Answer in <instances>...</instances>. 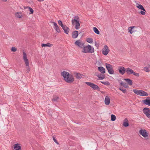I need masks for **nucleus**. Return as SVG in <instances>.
<instances>
[{"mask_svg": "<svg viewBox=\"0 0 150 150\" xmlns=\"http://www.w3.org/2000/svg\"><path fill=\"white\" fill-rule=\"evenodd\" d=\"M72 25H74L75 24V28L78 30L80 26V23H79V18L78 16H74V19L71 21Z\"/></svg>", "mask_w": 150, "mask_h": 150, "instance_id": "obj_1", "label": "nucleus"}, {"mask_svg": "<svg viewBox=\"0 0 150 150\" xmlns=\"http://www.w3.org/2000/svg\"><path fill=\"white\" fill-rule=\"evenodd\" d=\"M94 49L93 47H92L91 45H88L86 46L83 47L82 52L85 53H92L94 52Z\"/></svg>", "mask_w": 150, "mask_h": 150, "instance_id": "obj_2", "label": "nucleus"}, {"mask_svg": "<svg viewBox=\"0 0 150 150\" xmlns=\"http://www.w3.org/2000/svg\"><path fill=\"white\" fill-rule=\"evenodd\" d=\"M85 83L87 85L91 87L93 90H97L98 91H100V88L98 85L90 82H86Z\"/></svg>", "mask_w": 150, "mask_h": 150, "instance_id": "obj_3", "label": "nucleus"}, {"mask_svg": "<svg viewBox=\"0 0 150 150\" xmlns=\"http://www.w3.org/2000/svg\"><path fill=\"white\" fill-rule=\"evenodd\" d=\"M105 64L106 69L108 70L109 73L110 74H113L114 71L113 69L112 66L108 63H105Z\"/></svg>", "mask_w": 150, "mask_h": 150, "instance_id": "obj_4", "label": "nucleus"}, {"mask_svg": "<svg viewBox=\"0 0 150 150\" xmlns=\"http://www.w3.org/2000/svg\"><path fill=\"white\" fill-rule=\"evenodd\" d=\"M143 112L148 118H150V110L149 108H144L143 110Z\"/></svg>", "mask_w": 150, "mask_h": 150, "instance_id": "obj_5", "label": "nucleus"}, {"mask_svg": "<svg viewBox=\"0 0 150 150\" xmlns=\"http://www.w3.org/2000/svg\"><path fill=\"white\" fill-rule=\"evenodd\" d=\"M139 133L145 138L147 137L148 136V133L145 129H141L139 132Z\"/></svg>", "mask_w": 150, "mask_h": 150, "instance_id": "obj_6", "label": "nucleus"}, {"mask_svg": "<svg viewBox=\"0 0 150 150\" xmlns=\"http://www.w3.org/2000/svg\"><path fill=\"white\" fill-rule=\"evenodd\" d=\"M102 51L103 54L105 55H107L109 52L110 50L108 49V46L105 45L102 50Z\"/></svg>", "mask_w": 150, "mask_h": 150, "instance_id": "obj_7", "label": "nucleus"}, {"mask_svg": "<svg viewBox=\"0 0 150 150\" xmlns=\"http://www.w3.org/2000/svg\"><path fill=\"white\" fill-rule=\"evenodd\" d=\"M61 74L64 77V79H65L67 81H69V80H68V78L67 77L69 76V75H70L68 72L64 71L61 73Z\"/></svg>", "mask_w": 150, "mask_h": 150, "instance_id": "obj_8", "label": "nucleus"}, {"mask_svg": "<svg viewBox=\"0 0 150 150\" xmlns=\"http://www.w3.org/2000/svg\"><path fill=\"white\" fill-rule=\"evenodd\" d=\"M119 73L122 75H123L126 72V69L123 66L119 67L118 69Z\"/></svg>", "mask_w": 150, "mask_h": 150, "instance_id": "obj_9", "label": "nucleus"}, {"mask_svg": "<svg viewBox=\"0 0 150 150\" xmlns=\"http://www.w3.org/2000/svg\"><path fill=\"white\" fill-rule=\"evenodd\" d=\"M68 78V80H69V81H67L65 79H64V80L68 83H71L73 82L74 81V78L72 75L70 74L69 75V76L67 77Z\"/></svg>", "mask_w": 150, "mask_h": 150, "instance_id": "obj_10", "label": "nucleus"}, {"mask_svg": "<svg viewBox=\"0 0 150 150\" xmlns=\"http://www.w3.org/2000/svg\"><path fill=\"white\" fill-rule=\"evenodd\" d=\"M143 103L149 106H150V97H147L146 99L142 100Z\"/></svg>", "mask_w": 150, "mask_h": 150, "instance_id": "obj_11", "label": "nucleus"}, {"mask_svg": "<svg viewBox=\"0 0 150 150\" xmlns=\"http://www.w3.org/2000/svg\"><path fill=\"white\" fill-rule=\"evenodd\" d=\"M62 27L64 30V33L67 34H68L69 30V28L65 25H64Z\"/></svg>", "mask_w": 150, "mask_h": 150, "instance_id": "obj_12", "label": "nucleus"}, {"mask_svg": "<svg viewBox=\"0 0 150 150\" xmlns=\"http://www.w3.org/2000/svg\"><path fill=\"white\" fill-rule=\"evenodd\" d=\"M79 33L78 31L75 30L73 31L72 32V37L73 39L76 38L78 35Z\"/></svg>", "mask_w": 150, "mask_h": 150, "instance_id": "obj_13", "label": "nucleus"}, {"mask_svg": "<svg viewBox=\"0 0 150 150\" xmlns=\"http://www.w3.org/2000/svg\"><path fill=\"white\" fill-rule=\"evenodd\" d=\"M20 144L17 143L14 144L13 148L15 150H21V147Z\"/></svg>", "mask_w": 150, "mask_h": 150, "instance_id": "obj_14", "label": "nucleus"}, {"mask_svg": "<svg viewBox=\"0 0 150 150\" xmlns=\"http://www.w3.org/2000/svg\"><path fill=\"white\" fill-rule=\"evenodd\" d=\"M110 103V99L109 96H106L105 99V103L106 105H108Z\"/></svg>", "mask_w": 150, "mask_h": 150, "instance_id": "obj_15", "label": "nucleus"}, {"mask_svg": "<svg viewBox=\"0 0 150 150\" xmlns=\"http://www.w3.org/2000/svg\"><path fill=\"white\" fill-rule=\"evenodd\" d=\"M98 70L102 74H104L105 72V69L103 67H99L98 68Z\"/></svg>", "mask_w": 150, "mask_h": 150, "instance_id": "obj_16", "label": "nucleus"}, {"mask_svg": "<svg viewBox=\"0 0 150 150\" xmlns=\"http://www.w3.org/2000/svg\"><path fill=\"white\" fill-rule=\"evenodd\" d=\"M124 80L126 81L127 84L130 86H131L133 84L132 81L129 79H124Z\"/></svg>", "mask_w": 150, "mask_h": 150, "instance_id": "obj_17", "label": "nucleus"}, {"mask_svg": "<svg viewBox=\"0 0 150 150\" xmlns=\"http://www.w3.org/2000/svg\"><path fill=\"white\" fill-rule=\"evenodd\" d=\"M96 75L98 77V80H102L105 78V76L104 74H101Z\"/></svg>", "mask_w": 150, "mask_h": 150, "instance_id": "obj_18", "label": "nucleus"}, {"mask_svg": "<svg viewBox=\"0 0 150 150\" xmlns=\"http://www.w3.org/2000/svg\"><path fill=\"white\" fill-rule=\"evenodd\" d=\"M133 71H134L133 70L129 68H127L126 71L127 74L128 75H130L131 74H132Z\"/></svg>", "mask_w": 150, "mask_h": 150, "instance_id": "obj_19", "label": "nucleus"}, {"mask_svg": "<svg viewBox=\"0 0 150 150\" xmlns=\"http://www.w3.org/2000/svg\"><path fill=\"white\" fill-rule=\"evenodd\" d=\"M136 6L138 8L141 10H142V11H143L145 12L146 11V10L145 9L144 7L142 5L139 4L138 3H137Z\"/></svg>", "mask_w": 150, "mask_h": 150, "instance_id": "obj_20", "label": "nucleus"}, {"mask_svg": "<svg viewBox=\"0 0 150 150\" xmlns=\"http://www.w3.org/2000/svg\"><path fill=\"white\" fill-rule=\"evenodd\" d=\"M125 121L123 122V125L125 127H127L129 126V123L128 122V120L127 118H125L124 120Z\"/></svg>", "mask_w": 150, "mask_h": 150, "instance_id": "obj_21", "label": "nucleus"}, {"mask_svg": "<svg viewBox=\"0 0 150 150\" xmlns=\"http://www.w3.org/2000/svg\"><path fill=\"white\" fill-rule=\"evenodd\" d=\"M53 45L50 43H47L46 44L42 43L41 44V46L42 47H51Z\"/></svg>", "mask_w": 150, "mask_h": 150, "instance_id": "obj_22", "label": "nucleus"}, {"mask_svg": "<svg viewBox=\"0 0 150 150\" xmlns=\"http://www.w3.org/2000/svg\"><path fill=\"white\" fill-rule=\"evenodd\" d=\"M59 98L58 96H53L52 101L53 102H57L58 101Z\"/></svg>", "mask_w": 150, "mask_h": 150, "instance_id": "obj_23", "label": "nucleus"}, {"mask_svg": "<svg viewBox=\"0 0 150 150\" xmlns=\"http://www.w3.org/2000/svg\"><path fill=\"white\" fill-rule=\"evenodd\" d=\"M133 91L137 95L140 96V94H141V92L142 91V90L134 89L133 90Z\"/></svg>", "mask_w": 150, "mask_h": 150, "instance_id": "obj_24", "label": "nucleus"}, {"mask_svg": "<svg viewBox=\"0 0 150 150\" xmlns=\"http://www.w3.org/2000/svg\"><path fill=\"white\" fill-rule=\"evenodd\" d=\"M136 28L135 26H131L129 27L128 29L129 32L131 34H132L134 32V30H133V28Z\"/></svg>", "mask_w": 150, "mask_h": 150, "instance_id": "obj_25", "label": "nucleus"}, {"mask_svg": "<svg viewBox=\"0 0 150 150\" xmlns=\"http://www.w3.org/2000/svg\"><path fill=\"white\" fill-rule=\"evenodd\" d=\"M140 95L141 96H147L149 95L147 92L142 90V91L141 92V94H140Z\"/></svg>", "mask_w": 150, "mask_h": 150, "instance_id": "obj_26", "label": "nucleus"}, {"mask_svg": "<svg viewBox=\"0 0 150 150\" xmlns=\"http://www.w3.org/2000/svg\"><path fill=\"white\" fill-rule=\"evenodd\" d=\"M75 76L77 79H80L81 78V76L80 73H76L75 74Z\"/></svg>", "mask_w": 150, "mask_h": 150, "instance_id": "obj_27", "label": "nucleus"}, {"mask_svg": "<svg viewBox=\"0 0 150 150\" xmlns=\"http://www.w3.org/2000/svg\"><path fill=\"white\" fill-rule=\"evenodd\" d=\"M23 59L24 60V61H28V59L27 58V55L26 53L24 52H23Z\"/></svg>", "mask_w": 150, "mask_h": 150, "instance_id": "obj_28", "label": "nucleus"}, {"mask_svg": "<svg viewBox=\"0 0 150 150\" xmlns=\"http://www.w3.org/2000/svg\"><path fill=\"white\" fill-rule=\"evenodd\" d=\"M93 30L94 32L96 34L98 35L100 34V32L98 29L96 27L93 28Z\"/></svg>", "mask_w": 150, "mask_h": 150, "instance_id": "obj_29", "label": "nucleus"}, {"mask_svg": "<svg viewBox=\"0 0 150 150\" xmlns=\"http://www.w3.org/2000/svg\"><path fill=\"white\" fill-rule=\"evenodd\" d=\"M54 29L56 31L59 33H60L61 32V30L60 29V28H59V27L58 26H57V27H56L54 28Z\"/></svg>", "mask_w": 150, "mask_h": 150, "instance_id": "obj_30", "label": "nucleus"}, {"mask_svg": "<svg viewBox=\"0 0 150 150\" xmlns=\"http://www.w3.org/2000/svg\"><path fill=\"white\" fill-rule=\"evenodd\" d=\"M111 120L112 121H115L116 119V117L113 114H112L111 115Z\"/></svg>", "mask_w": 150, "mask_h": 150, "instance_id": "obj_31", "label": "nucleus"}, {"mask_svg": "<svg viewBox=\"0 0 150 150\" xmlns=\"http://www.w3.org/2000/svg\"><path fill=\"white\" fill-rule=\"evenodd\" d=\"M81 43L80 42V40H79L76 41L74 44L78 46H79V45H80Z\"/></svg>", "mask_w": 150, "mask_h": 150, "instance_id": "obj_32", "label": "nucleus"}, {"mask_svg": "<svg viewBox=\"0 0 150 150\" xmlns=\"http://www.w3.org/2000/svg\"><path fill=\"white\" fill-rule=\"evenodd\" d=\"M86 41L89 43H91L93 42V39L91 38H88L86 39Z\"/></svg>", "mask_w": 150, "mask_h": 150, "instance_id": "obj_33", "label": "nucleus"}, {"mask_svg": "<svg viewBox=\"0 0 150 150\" xmlns=\"http://www.w3.org/2000/svg\"><path fill=\"white\" fill-rule=\"evenodd\" d=\"M101 82L105 85L109 86L110 85V83L108 81H101Z\"/></svg>", "mask_w": 150, "mask_h": 150, "instance_id": "obj_34", "label": "nucleus"}, {"mask_svg": "<svg viewBox=\"0 0 150 150\" xmlns=\"http://www.w3.org/2000/svg\"><path fill=\"white\" fill-rule=\"evenodd\" d=\"M119 89L120 91H122L124 93H125L127 92V90L126 89H123L120 87Z\"/></svg>", "mask_w": 150, "mask_h": 150, "instance_id": "obj_35", "label": "nucleus"}, {"mask_svg": "<svg viewBox=\"0 0 150 150\" xmlns=\"http://www.w3.org/2000/svg\"><path fill=\"white\" fill-rule=\"evenodd\" d=\"M58 23L59 25L61 27L63 26L64 25L63 24L62 21L59 20L58 21Z\"/></svg>", "mask_w": 150, "mask_h": 150, "instance_id": "obj_36", "label": "nucleus"}, {"mask_svg": "<svg viewBox=\"0 0 150 150\" xmlns=\"http://www.w3.org/2000/svg\"><path fill=\"white\" fill-rule=\"evenodd\" d=\"M144 70L146 72H149L150 71L149 69L147 67H145L144 68Z\"/></svg>", "mask_w": 150, "mask_h": 150, "instance_id": "obj_37", "label": "nucleus"}, {"mask_svg": "<svg viewBox=\"0 0 150 150\" xmlns=\"http://www.w3.org/2000/svg\"><path fill=\"white\" fill-rule=\"evenodd\" d=\"M28 9H29V10L30 11V14H33L34 13V11L30 7H29Z\"/></svg>", "mask_w": 150, "mask_h": 150, "instance_id": "obj_38", "label": "nucleus"}, {"mask_svg": "<svg viewBox=\"0 0 150 150\" xmlns=\"http://www.w3.org/2000/svg\"><path fill=\"white\" fill-rule=\"evenodd\" d=\"M123 87L125 88H129V86L127 84L125 83H124L123 86Z\"/></svg>", "mask_w": 150, "mask_h": 150, "instance_id": "obj_39", "label": "nucleus"}, {"mask_svg": "<svg viewBox=\"0 0 150 150\" xmlns=\"http://www.w3.org/2000/svg\"><path fill=\"white\" fill-rule=\"evenodd\" d=\"M11 51L12 52H15L17 50V48L15 47H12L11 49Z\"/></svg>", "mask_w": 150, "mask_h": 150, "instance_id": "obj_40", "label": "nucleus"}, {"mask_svg": "<svg viewBox=\"0 0 150 150\" xmlns=\"http://www.w3.org/2000/svg\"><path fill=\"white\" fill-rule=\"evenodd\" d=\"M26 67V72H27L29 73V72L30 70V68L29 67V66Z\"/></svg>", "mask_w": 150, "mask_h": 150, "instance_id": "obj_41", "label": "nucleus"}, {"mask_svg": "<svg viewBox=\"0 0 150 150\" xmlns=\"http://www.w3.org/2000/svg\"><path fill=\"white\" fill-rule=\"evenodd\" d=\"M132 74L138 77L139 76V73H136L134 72V71H133V73H132Z\"/></svg>", "mask_w": 150, "mask_h": 150, "instance_id": "obj_42", "label": "nucleus"}, {"mask_svg": "<svg viewBox=\"0 0 150 150\" xmlns=\"http://www.w3.org/2000/svg\"><path fill=\"white\" fill-rule=\"evenodd\" d=\"M16 16L19 18H21V15H19L18 13H17L16 14Z\"/></svg>", "mask_w": 150, "mask_h": 150, "instance_id": "obj_43", "label": "nucleus"}, {"mask_svg": "<svg viewBox=\"0 0 150 150\" xmlns=\"http://www.w3.org/2000/svg\"><path fill=\"white\" fill-rule=\"evenodd\" d=\"M84 43H81V44H80V45H79V46H79V47H80L81 48H83V47H85L84 46Z\"/></svg>", "mask_w": 150, "mask_h": 150, "instance_id": "obj_44", "label": "nucleus"}, {"mask_svg": "<svg viewBox=\"0 0 150 150\" xmlns=\"http://www.w3.org/2000/svg\"><path fill=\"white\" fill-rule=\"evenodd\" d=\"M53 140L57 144H59V143H58V142L57 141V139H56L54 137H53Z\"/></svg>", "mask_w": 150, "mask_h": 150, "instance_id": "obj_45", "label": "nucleus"}, {"mask_svg": "<svg viewBox=\"0 0 150 150\" xmlns=\"http://www.w3.org/2000/svg\"><path fill=\"white\" fill-rule=\"evenodd\" d=\"M145 11H140L139 13H141V14L142 15H144L145 14Z\"/></svg>", "mask_w": 150, "mask_h": 150, "instance_id": "obj_46", "label": "nucleus"}, {"mask_svg": "<svg viewBox=\"0 0 150 150\" xmlns=\"http://www.w3.org/2000/svg\"><path fill=\"white\" fill-rule=\"evenodd\" d=\"M25 64L26 66H29V63L28 60L24 61Z\"/></svg>", "mask_w": 150, "mask_h": 150, "instance_id": "obj_47", "label": "nucleus"}, {"mask_svg": "<svg viewBox=\"0 0 150 150\" xmlns=\"http://www.w3.org/2000/svg\"><path fill=\"white\" fill-rule=\"evenodd\" d=\"M52 23H53L54 27H53L54 28H55L56 27H57V26H58V25H57V23L54 22H52Z\"/></svg>", "mask_w": 150, "mask_h": 150, "instance_id": "obj_48", "label": "nucleus"}, {"mask_svg": "<svg viewBox=\"0 0 150 150\" xmlns=\"http://www.w3.org/2000/svg\"><path fill=\"white\" fill-rule=\"evenodd\" d=\"M124 83L123 81H121L120 83V85L123 86Z\"/></svg>", "mask_w": 150, "mask_h": 150, "instance_id": "obj_49", "label": "nucleus"}, {"mask_svg": "<svg viewBox=\"0 0 150 150\" xmlns=\"http://www.w3.org/2000/svg\"><path fill=\"white\" fill-rule=\"evenodd\" d=\"M24 7V8L25 9H27V8H28L29 6H23Z\"/></svg>", "mask_w": 150, "mask_h": 150, "instance_id": "obj_50", "label": "nucleus"}, {"mask_svg": "<svg viewBox=\"0 0 150 150\" xmlns=\"http://www.w3.org/2000/svg\"><path fill=\"white\" fill-rule=\"evenodd\" d=\"M44 0H38V1L40 2V1H44Z\"/></svg>", "mask_w": 150, "mask_h": 150, "instance_id": "obj_51", "label": "nucleus"}, {"mask_svg": "<svg viewBox=\"0 0 150 150\" xmlns=\"http://www.w3.org/2000/svg\"><path fill=\"white\" fill-rule=\"evenodd\" d=\"M95 45L97 47L98 46H99V45L97 44V43L96 42Z\"/></svg>", "mask_w": 150, "mask_h": 150, "instance_id": "obj_52", "label": "nucleus"}, {"mask_svg": "<svg viewBox=\"0 0 150 150\" xmlns=\"http://www.w3.org/2000/svg\"><path fill=\"white\" fill-rule=\"evenodd\" d=\"M1 0L4 2H6L7 0Z\"/></svg>", "mask_w": 150, "mask_h": 150, "instance_id": "obj_53", "label": "nucleus"}, {"mask_svg": "<svg viewBox=\"0 0 150 150\" xmlns=\"http://www.w3.org/2000/svg\"><path fill=\"white\" fill-rule=\"evenodd\" d=\"M148 68H150V65H148Z\"/></svg>", "mask_w": 150, "mask_h": 150, "instance_id": "obj_54", "label": "nucleus"}]
</instances>
